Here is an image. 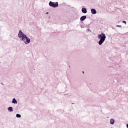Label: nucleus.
I'll list each match as a JSON object with an SVG mask.
<instances>
[{"label": "nucleus", "mask_w": 128, "mask_h": 128, "mask_svg": "<svg viewBox=\"0 0 128 128\" xmlns=\"http://www.w3.org/2000/svg\"><path fill=\"white\" fill-rule=\"evenodd\" d=\"M87 30H88V32H92V30H90V28H88V29H87Z\"/></svg>", "instance_id": "12"}, {"label": "nucleus", "mask_w": 128, "mask_h": 128, "mask_svg": "<svg viewBox=\"0 0 128 128\" xmlns=\"http://www.w3.org/2000/svg\"><path fill=\"white\" fill-rule=\"evenodd\" d=\"M46 14H48V12H47L46 13Z\"/></svg>", "instance_id": "16"}, {"label": "nucleus", "mask_w": 128, "mask_h": 128, "mask_svg": "<svg viewBox=\"0 0 128 128\" xmlns=\"http://www.w3.org/2000/svg\"><path fill=\"white\" fill-rule=\"evenodd\" d=\"M50 18V16H49V18Z\"/></svg>", "instance_id": "20"}, {"label": "nucleus", "mask_w": 128, "mask_h": 128, "mask_svg": "<svg viewBox=\"0 0 128 128\" xmlns=\"http://www.w3.org/2000/svg\"><path fill=\"white\" fill-rule=\"evenodd\" d=\"M67 94H64V96H66Z\"/></svg>", "instance_id": "18"}, {"label": "nucleus", "mask_w": 128, "mask_h": 128, "mask_svg": "<svg viewBox=\"0 0 128 128\" xmlns=\"http://www.w3.org/2000/svg\"><path fill=\"white\" fill-rule=\"evenodd\" d=\"M8 112H14V108H12V106H9L8 108Z\"/></svg>", "instance_id": "8"}, {"label": "nucleus", "mask_w": 128, "mask_h": 128, "mask_svg": "<svg viewBox=\"0 0 128 128\" xmlns=\"http://www.w3.org/2000/svg\"><path fill=\"white\" fill-rule=\"evenodd\" d=\"M16 118H22V115H20V114H16Z\"/></svg>", "instance_id": "10"}, {"label": "nucleus", "mask_w": 128, "mask_h": 128, "mask_svg": "<svg viewBox=\"0 0 128 128\" xmlns=\"http://www.w3.org/2000/svg\"><path fill=\"white\" fill-rule=\"evenodd\" d=\"M98 38L100 40L98 42L99 46H102V44L104 42V40H106V36L104 33L102 32L100 34L98 35Z\"/></svg>", "instance_id": "2"}, {"label": "nucleus", "mask_w": 128, "mask_h": 128, "mask_svg": "<svg viewBox=\"0 0 128 128\" xmlns=\"http://www.w3.org/2000/svg\"><path fill=\"white\" fill-rule=\"evenodd\" d=\"M82 28H84V26H81Z\"/></svg>", "instance_id": "17"}, {"label": "nucleus", "mask_w": 128, "mask_h": 128, "mask_svg": "<svg viewBox=\"0 0 128 128\" xmlns=\"http://www.w3.org/2000/svg\"><path fill=\"white\" fill-rule=\"evenodd\" d=\"M1 84H2V86H4V83L2 82V83H1Z\"/></svg>", "instance_id": "15"}, {"label": "nucleus", "mask_w": 128, "mask_h": 128, "mask_svg": "<svg viewBox=\"0 0 128 128\" xmlns=\"http://www.w3.org/2000/svg\"><path fill=\"white\" fill-rule=\"evenodd\" d=\"M18 38H19L20 40L24 42L25 44H28L30 42V38L28 37V36L22 32V30H20L18 33Z\"/></svg>", "instance_id": "1"}, {"label": "nucleus", "mask_w": 128, "mask_h": 128, "mask_svg": "<svg viewBox=\"0 0 128 128\" xmlns=\"http://www.w3.org/2000/svg\"><path fill=\"white\" fill-rule=\"evenodd\" d=\"M72 104H74V103H72Z\"/></svg>", "instance_id": "19"}, {"label": "nucleus", "mask_w": 128, "mask_h": 128, "mask_svg": "<svg viewBox=\"0 0 128 128\" xmlns=\"http://www.w3.org/2000/svg\"><path fill=\"white\" fill-rule=\"evenodd\" d=\"M82 14H86V12H88V10H86V8H82Z\"/></svg>", "instance_id": "5"}, {"label": "nucleus", "mask_w": 128, "mask_h": 128, "mask_svg": "<svg viewBox=\"0 0 128 128\" xmlns=\"http://www.w3.org/2000/svg\"><path fill=\"white\" fill-rule=\"evenodd\" d=\"M49 6L52 8H58V2H52L50 1L49 2Z\"/></svg>", "instance_id": "3"}, {"label": "nucleus", "mask_w": 128, "mask_h": 128, "mask_svg": "<svg viewBox=\"0 0 128 128\" xmlns=\"http://www.w3.org/2000/svg\"><path fill=\"white\" fill-rule=\"evenodd\" d=\"M114 124V119L111 118L110 120V124Z\"/></svg>", "instance_id": "9"}, {"label": "nucleus", "mask_w": 128, "mask_h": 128, "mask_svg": "<svg viewBox=\"0 0 128 128\" xmlns=\"http://www.w3.org/2000/svg\"><path fill=\"white\" fill-rule=\"evenodd\" d=\"M126 126L127 128H128V124H126Z\"/></svg>", "instance_id": "14"}, {"label": "nucleus", "mask_w": 128, "mask_h": 128, "mask_svg": "<svg viewBox=\"0 0 128 128\" xmlns=\"http://www.w3.org/2000/svg\"><path fill=\"white\" fill-rule=\"evenodd\" d=\"M116 26L117 28H122V26H120V25H116Z\"/></svg>", "instance_id": "13"}, {"label": "nucleus", "mask_w": 128, "mask_h": 128, "mask_svg": "<svg viewBox=\"0 0 128 128\" xmlns=\"http://www.w3.org/2000/svg\"><path fill=\"white\" fill-rule=\"evenodd\" d=\"M12 104H18V100L16 99V98H13L12 101Z\"/></svg>", "instance_id": "7"}, {"label": "nucleus", "mask_w": 128, "mask_h": 128, "mask_svg": "<svg viewBox=\"0 0 128 128\" xmlns=\"http://www.w3.org/2000/svg\"><path fill=\"white\" fill-rule=\"evenodd\" d=\"M86 18V16H82L80 18V22H84Z\"/></svg>", "instance_id": "4"}, {"label": "nucleus", "mask_w": 128, "mask_h": 128, "mask_svg": "<svg viewBox=\"0 0 128 128\" xmlns=\"http://www.w3.org/2000/svg\"><path fill=\"white\" fill-rule=\"evenodd\" d=\"M90 10H91V14H96V10L95 8H92Z\"/></svg>", "instance_id": "6"}, {"label": "nucleus", "mask_w": 128, "mask_h": 128, "mask_svg": "<svg viewBox=\"0 0 128 128\" xmlns=\"http://www.w3.org/2000/svg\"><path fill=\"white\" fill-rule=\"evenodd\" d=\"M122 22L123 24H126V22L125 21V20H122Z\"/></svg>", "instance_id": "11"}]
</instances>
